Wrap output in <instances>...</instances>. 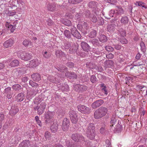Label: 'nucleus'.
<instances>
[{
	"label": "nucleus",
	"instance_id": "obj_27",
	"mask_svg": "<svg viewBox=\"0 0 147 147\" xmlns=\"http://www.w3.org/2000/svg\"><path fill=\"white\" fill-rule=\"evenodd\" d=\"M64 34L65 36L68 39H72V32L71 31L66 30L64 31Z\"/></svg>",
	"mask_w": 147,
	"mask_h": 147
},
{
	"label": "nucleus",
	"instance_id": "obj_3",
	"mask_svg": "<svg viewBox=\"0 0 147 147\" xmlns=\"http://www.w3.org/2000/svg\"><path fill=\"white\" fill-rule=\"evenodd\" d=\"M46 105L47 104L45 102H42L39 105L34 107V110L35 111L37 110L38 114L39 115H41L44 113Z\"/></svg>",
	"mask_w": 147,
	"mask_h": 147
},
{
	"label": "nucleus",
	"instance_id": "obj_5",
	"mask_svg": "<svg viewBox=\"0 0 147 147\" xmlns=\"http://www.w3.org/2000/svg\"><path fill=\"white\" fill-rule=\"evenodd\" d=\"M69 117L71 121L73 123L76 124L78 122V119L77 113L76 112L71 110L69 112Z\"/></svg>",
	"mask_w": 147,
	"mask_h": 147
},
{
	"label": "nucleus",
	"instance_id": "obj_55",
	"mask_svg": "<svg viewBox=\"0 0 147 147\" xmlns=\"http://www.w3.org/2000/svg\"><path fill=\"white\" fill-rule=\"evenodd\" d=\"M8 28L10 30L11 32H13L15 30L16 27L15 26L10 24L8 26Z\"/></svg>",
	"mask_w": 147,
	"mask_h": 147
},
{
	"label": "nucleus",
	"instance_id": "obj_57",
	"mask_svg": "<svg viewBox=\"0 0 147 147\" xmlns=\"http://www.w3.org/2000/svg\"><path fill=\"white\" fill-rule=\"evenodd\" d=\"M96 4L95 2L92 1L89 3V6L91 8H94L96 6Z\"/></svg>",
	"mask_w": 147,
	"mask_h": 147
},
{
	"label": "nucleus",
	"instance_id": "obj_2",
	"mask_svg": "<svg viewBox=\"0 0 147 147\" xmlns=\"http://www.w3.org/2000/svg\"><path fill=\"white\" fill-rule=\"evenodd\" d=\"M95 127L94 124L89 123L87 128L86 134L87 137L90 140H93L95 136Z\"/></svg>",
	"mask_w": 147,
	"mask_h": 147
},
{
	"label": "nucleus",
	"instance_id": "obj_43",
	"mask_svg": "<svg viewBox=\"0 0 147 147\" xmlns=\"http://www.w3.org/2000/svg\"><path fill=\"white\" fill-rule=\"evenodd\" d=\"M90 80L92 84L95 83L97 82V79L94 75H92L90 77Z\"/></svg>",
	"mask_w": 147,
	"mask_h": 147
},
{
	"label": "nucleus",
	"instance_id": "obj_20",
	"mask_svg": "<svg viewBox=\"0 0 147 147\" xmlns=\"http://www.w3.org/2000/svg\"><path fill=\"white\" fill-rule=\"evenodd\" d=\"M116 7L115 10L116 11L117 15H121L124 13V11L121 7L117 5L116 6Z\"/></svg>",
	"mask_w": 147,
	"mask_h": 147
},
{
	"label": "nucleus",
	"instance_id": "obj_49",
	"mask_svg": "<svg viewBox=\"0 0 147 147\" xmlns=\"http://www.w3.org/2000/svg\"><path fill=\"white\" fill-rule=\"evenodd\" d=\"M98 24L100 25H103L104 23V19L102 17H100L98 18V20H97Z\"/></svg>",
	"mask_w": 147,
	"mask_h": 147
},
{
	"label": "nucleus",
	"instance_id": "obj_33",
	"mask_svg": "<svg viewBox=\"0 0 147 147\" xmlns=\"http://www.w3.org/2000/svg\"><path fill=\"white\" fill-rule=\"evenodd\" d=\"M19 64V61L16 59L11 62L9 64V65L11 67H14L18 65Z\"/></svg>",
	"mask_w": 147,
	"mask_h": 147
},
{
	"label": "nucleus",
	"instance_id": "obj_53",
	"mask_svg": "<svg viewBox=\"0 0 147 147\" xmlns=\"http://www.w3.org/2000/svg\"><path fill=\"white\" fill-rule=\"evenodd\" d=\"M105 1L106 2L113 5H115L117 2L116 0H105Z\"/></svg>",
	"mask_w": 147,
	"mask_h": 147
},
{
	"label": "nucleus",
	"instance_id": "obj_23",
	"mask_svg": "<svg viewBox=\"0 0 147 147\" xmlns=\"http://www.w3.org/2000/svg\"><path fill=\"white\" fill-rule=\"evenodd\" d=\"M24 98V94L22 92L18 94L16 96V100L18 102H20L23 101Z\"/></svg>",
	"mask_w": 147,
	"mask_h": 147
},
{
	"label": "nucleus",
	"instance_id": "obj_58",
	"mask_svg": "<svg viewBox=\"0 0 147 147\" xmlns=\"http://www.w3.org/2000/svg\"><path fill=\"white\" fill-rule=\"evenodd\" d=\"M98 77L99 79L101 80H105L106 79V77L105 76L101 74H98Z\"/></svg>",
	"mask_w": 147,
	"mask_h": 147
},
{
	"label": "nucleus",
	"instance_id": "obj_35",
	"mask_svg": "<svg viewBox=\"0 0 147 147\" xmlns=\"http://www.w3.org/2000/svg\"><path fill=\"white\" fill-rule=\"evenodd\" d=\"M25 52L19 51L17 53V56L19 58L23 60H24V55H25Z\"/></svg>",
	"mask_w": 147,
	"mask_h": 147
},
{
	"label": "nucleus",
	"instance_id": "obj_29",
	"mask_svg": "<svg viewBox=\"0 0 147 147\" xmlns=\"http://www.w3.org/2000/svg\"><path fill=\"white\" fill-rule=\"evenodd\" d=\"M56 5L54 4H48L47 6V8L48 10L53 11H54L56 9Z\"/></svg>",
	"mask_w": 147,
	"mask_h": 147
},
{
	"label": "nucleus",
	"instance_id": "obj_61",
	"mask_svg": "<svg viewBox=\"0 0 147 147\" xmlns=\"http://www.w3.org/2000/svg\"><path fill=\"white\" fill-rule=\"evenodd\" d=\"M67 65L70 68H72L74 67V63L72 62H69L67 63Z\"/></svg>",
	"mask_w": 147,
	"mask_h": 147
},
{
	"label": "nucleus",
	"instance_id": "obj_52",
	"mask_svg": "<svg viewBox=\"0 0 147 147\" xmlns=\"http://www.w3.org/2000/svg\"><path fill=\"white\" fill-rule=\"evenodd\" d=\"M105 49L108 51L112 52L114 50V48L110 46H107L105 47Z\"/></svg>",
	"mask_w": 147,
	"mask_h": 147
},
{
	"label": "nucleus",
	"instance_id": "obj_60",
	"mask_svg": "<svg viewBox=\"0 0 147 147\" xmlns=\"http://www.w3.org/2000/svg\"><path fill=\"white\" fill-rule=\"evenodd\" d=\"M68 86L67 85L65 86H62L61 88L63 91L66 92L68 91Z\"/></svg>",
	"mask_w": 147,
	"mask_h": 147
},
{
	"label": "nucleus",
	"instance_id": "obj_37",
	"mask_svg": "<svg viewBox=\"0 0 147 147\" xmlns=\"http://www.w3.org/2000/svg\"><path fill=\"white\" fill-rule=\"evenodd\" d=\"M117 122V119L114 116H113L111 118V120L110 122V127H112Z\"/></svg>",
	"mask_w": 147,
	"mask_h": 147
},
{
	"label": "nucleus",
	"instance_id": "obj_62",
	"mask_svg": "<svg viewBox=\"0 0 147 147\" xmlns=\"http://www.w3.org/2000/svg\"><path fill=\"white\" fill-rule=\"evenodd\" d=\"M114 48L116 50H119L121 49V46L119 44H116L114 45Z\"/></svg>",
	"mask_w": 147,
	"mask_h": 147
},
{
	"label": "nucleus",
	"instance_id": "obj_14",
	"mask_svg": "<svg viewBox=\"0 0 147 147\" xmlns=\"http://www.w3.org/2000/svg\"><path fill=\"white\" fill-rule=\"evenodd\" d=\"M36 94V92L34 90H31L27 92V98L29 100L32 99Z\"/></svg>",
	"mask_w": 147,
	"mask_h": 147
},
{
	"label": "nucleus",
	"instance_id": "obj_45",
	"mask_svg": "<svg viewBox=\"0 0 147 147\" xmlns=\"http://www.w3.org/2000/svg\"><path fill=\"white\" fill-rule=\"evenodd\" d=\"M63 24L65 25L69 26H71V22L70 21L66 19L64 20L63 21Z\"/></svg>",
	"mask_w": 147,
	"mask_h": 147
},
{
	"label": "nucleus",
	"instance_id": "obj_46",
	"mask_svg": "<svg viewBox=\"0 0 147 147\" xmlns=\"http://www.w3.org/2000/svg\"><path fill=\"white\" fill-rule=\"evenodd\" d=\"M29 84L32 87H34L35 88H36L37 87H38V85L37 83L34 82L32 80L30 81Z\"/></svg>",
	"mask_w": 147,
	"mask_h": 147
},
{
	"label": "nucleus",
	"instance_id": "obj_63",
	"mask_svg": "<svg viewBox=\"0 0 147 147\" xmlns=\"http://www.w3.org/2000/svg\"><path fill=\"white\" fill-rule=\"evenodd\" d=\"M120 33L121 35V36H125L126 35V33L125 31L124 30H120Z\"/></svg>",
	"mask_w": 147,
	"mask_h": 147
},
{
	"label": "nucleus",
	"instance_id": "obj_7",
	"mask_svg": "<svg viewBox=\"0 0 147 147\" xmlns=\"http://www.w3.org/2000/svg\"><path fill=\"white\" fill-rule=\"evenodd\" d=\"M70 125V122L69 119L67 118H65L63 121L61 127L63 131H67Z\"/></svg>",
	"mask_w": 147,
	"mask_h": 147
},
{
	"label": "nucleus",
	"instance_id": "obj_56",
	"mask_svg": "<svg viewBox=\"0 0 147 147\" xmlns=\"http://www.w3.org/2000/svg\"><path fill=\"white\" fill-rule=\"evenodd\" d=\"M82 13H81L79 12L77 13L75 15V18L76 19L78 20H80Z\"/></svg>",
	"mask_w": 147,
	"mask_h": 147
},
{
	"label": "nucleus",
	"instance_id": "obj_17",
	"mask_svg": "<svg viewBox=\"0 0 147 147\" xmlns=\"http://www.w3.org/2000/svg\"><path fill=\"white\" fill-rule=\"evenodd\" d=\"M31 77L34 81L38 82L41 79V76L38 73H34L31 75Z\"/></svg>",
	"mask_w": 147,
	"mask_h": 147
},
{
	"label": "nucleus",
	"instance_id": "obj_51",
	"mask_svg": "<svg viewBox=\"0 0 147 147\" xmlns=\"http://www.w3.org/2000/svg\"><path fill=\"white\" fill-rule=\"evenodd\" d=\"M85 143L86 147H91L92 145L91 142L88 140H85L83 143Z\"/></svg>",
	"mask_w": 147,
	"mask_h": 147
},
{
	"label": "nucleus",
	"instance_id": "obj_15",
	"mask_svg": "<svg viewBox=\"0 0 147 147\" xmlns=\"http://www.w3.org/2000/svg\"><path fill=\"white\" fill-rule=\"evenodd\" d=\"M55 55L57 58L62 57H66L67 55L63 51L59 50H57L55 51Z\"/></svg>",
	"mask_w": 147,
	"mask_h": 147
},
{
	"label": "nucleus",
	"instance_id": "obj_39",
	"mask_svg": "<svg viewBox=\"0 0 147 147\" xmlns=\"http://www.w3.org/2000/svg\"><path fill=\"white\" fill-rule=\"evenodd\" d=\"M140 45L141 47V50L144 53H145L146 51V49L144 43L142 41L140 43Z\"/></svg>",
	"mask_w": 147,
	"mask_h": 147
},
{
	"label": "nucleus",
	"instance_id": "obj_21",
	"mask_svg": "<svg viewBox=\"0 0 147 147\" xmlns=\"http://www.w3.org/2000/svg\"><path fill=\"white\" fill-rule=\"evenodd\" d=\"M97 32L96 30L93 29L89 30L88 36L91 38H93L95 37L96 35Z\"/></svg>",
	"mask_w": 147,
	"mask_h": 147
},
{
	"label": "nucleus",
	"instance_id": "obj_38",
	"mask_svg": "<svg viewBox=\"0 0 147 147\" xmlns=\"http://www.w3.org/2000/svg\"><path fill=\"white\" fill-rule=\"evenodd\" d=\"M121 122L118 121L117 124L116 126L115 127V129L118 131H120L122 129V126L121 125Z\"/></svg>",
	"mask_w": 147,
	"mask_h": 147
},
{
	"label": "nucleus",
	"instance_id": "obj_25",
	"mask_svg": "<svg viewBox=\"0 0 147 147\" xmlns=\"http://www.w3.org/2000/svg\"><path fill=\"white\" fill-rule=\"evenodd\" d=\"M120 21L121 23L123 24L126 25L128 24L129 20L127 16H124L122 17Z\"/></svg>",
	"mask_w": 147,
	"mask_h": 147
},
{
	"label": "nucleus",
	"instance_id": "obj_12",
	"mask_svg": "<svg viewBox=\"0 0 147 147\" xmlns=\"http://www.w3.org/2000/svg\"><path fill=\"white\" fill-rule=\"evenodd\" d=\"M9 113L12 116H14L19 111V109L17 106L15 105H12L11 107Z\"/></svg>",
	"mask_w": 147,
	"mask_h": 147
},
{
	"label": "nucleus",
	"instance_id": "obj_11",
	"mask_svg": "<svg viewBox=\"0 0 147 147\" xmlns=\"http://www.w3.org/2000/svg\"><path fill=\"white\" fill-rule=\"evenodd\" d=\"M14 43L13 40L10 38L4 42L3 45L4 47L7 48L11 47Z\"/></svg>",
	"mask_w": 147,
	"mask_h": 147
},
{
	"label": "nucleus",
	"instance_id": "obj_19",
	"mask_svg": "<svg viewBox=\"0 0 147 147\" xmlns=\"http://www.w3.org/2000/svg\"><path fill=\"white\" fill-rule=\"evenodd\" d=\"M113 61L111 60H107L104 63L105 67L106 68L111 67L113 65Z\"/></svg>",
	"mask_w": 147,
	"mask_h": 147
},
{
	"label": "nucleus",
	"instance_id": "obj_26",
	"mask_svg": "<svg viewBox=\"0 0 147 147\" xmlns=\"http://www.w3.org/2000/svg\"><path fill=\"white\" fill-rule=\"evenodd\" d=\"M98 38L99 41L102 43L106 42L107 40V37L104 35L101 34H100Z\"/></svg>",
	"mask_w": 147,
	"mask_h": 147
},
{
	"label": "nucleus",
	"instance_id": "obj_59",
	"mask_svg": "<svg viewBox=\"0 0 147 147\" xmlns=\"http://www.w3.org/2000/svg\"><path fill=\"white\" fill-rule=\"evenodd\" d=\"M84 13L86 17L89 18L90 17L91 13L89 10H87L85 11Z\"/></svg>",
	"mask_w": 147,
	"mask_h": 147
},
{
	"label": "nucleus",
	"instance_id": "obj_28",
	"mask_svg": "<svg viewBox=\"0 0 147 147\" xmlns=\"http://www.w3.org/2000/svg\"><path fill=\"white\" fill-rule=\"evenodd\" d=\"M29 65L32 67H36L38 65V60L36 59H33L30 61Z\"/></svg>",
	"mask_w": 147,
	"mask_h": 147
},
{
	"label": "nucleus",
	"instance_id": "obj_9",
	"mask_svg": "<svg viewBox=\"0 0 147 147\" xmlns=\"http://www.w3.org/2000/svg\"><path fill=\"white\" fill-rule=\"evenodd\" d=\"M70 30L72 32V36L73 37L78 39L81 38L82 36L76 27H73L70 29Z\"/></svg>",
	"mask_w": 147,
	"mask_h": 147
},
{
	"label": "nucleus",
	"instance_id": "obj_30",
	"mask_svg": "<svg viewBox=\"0 0 147 147\" xmlns=\"http://www.w3.org/2000/svg\"><path fill=\"white\" fill-rule=\"evenodd\" d=\"M89 42L92 43L94 45L99 46L100 45V43L98 40L97 38H94L90 40Z\"/></svg>",
	"mask_w": 147,
	"mask_h": 147
},
{
	"label": "nucleus",
	"instance_id": "obj_8",
	"mask_svg": "<svg viewBox=\"0 0 147 147\" xmlns=\"http://www.w3.org/2000/svg\"><path fill=\"white\" fill-rule=\"evenodd\" d=\"M53 113L50 112H47L45 114V121L46 123H49L53 120Z\"/></svg>",
	"mask_w": 147,
	"mask_h": 147
},
{
	"label": "nucleus",
	"instance_id": "obj_1",
	"mask_svg": "<svg viewBox=\"0 0 147 147\" xmlns=\"http://www.w3.org/2000/svg\"><path fill=\"white\" fill-rule=\"evenodd\" d=\"M108 111L107 107L102 106L96 110L94 113V117L96 119H100L106 115Z\"/></svg>",
	"mask_w": 147,
	"mask_h": 147
},
{
	"label": "nucleus",
	"instance_id": "obj_4",
	"mask_svg": "<svg viewBox=\"0 0 147 147\" xmlns=\"http://www.w3.org/2000/svg\"><path fill=\"white\" fill-rule=\"evenodd\" d=\"M72 139L76 142H83L85 141V138L81 134L78 133L73 134L71 136Z\"/></svg>",
	"mask_w": 147,
	"mask_h": 147
},
{
	"label": "nucleus",
	"instance_id": "obj_64",
	"mask_svg": "<svg viewBox=\"0 0 147 147\" xmlns=\"http://www.w3.org/2000/svg\"><path fill=\"white\" fill-rule=\"evenodd\" d=\"M50 133L48 131H46L45 134V137L46 139H49L50 137Z\"/></svg>",
	"mask_w": 147,
	"mask_h": 147
},
{
	"label": "nucleus",
	"instance_id": "obj_42",
	"mask_svg": "<svg viewBox=\"0 0 147 147\" xmlns=\"http://www.w3.org/2000/svg\"><path fill=\"white\" fill-rule=\"evenodd\" d=\"M119 40L122 44H127L128 42L127 40L123 36H121L119 39Z\"/></svg>",
	"mask_w": 147,
	"mask_h": 147
},
{
	"label": "nucleus",
	"instance_id": "obj_13",
	"mask_svg": "<svg viewBox=\"0 0 147 147\" xmlns=\"http://www.w3.org/2000/svg\"><path fill=\"white\" fill-rule=\"evenodd\" d=\"M81 47L83 50L87 52L90 51L91 49V47L86 42L84 41H82L81 43Z\"/></svg>",
	"mask_w": 147,
	"mask_h": 147
},
{
	"label": "nucleus",
	"instance_id": "obj_41",
	"mask_svg": "<svg viewBox=\"0 0 147 147\" xmlns=\"http://www.w3.org/2000/svg\"><path fill=\"white\" fill-rule=\"evenodd\" d=\"M66 145L67 147H75V145L73 142H70L68 140H66L65 141Z\"/></svg>",
	"mask_w": 147,
	"mask_h": 147
},
{
	"label": "nucleus",
	"instance_id": "obj_32",
	"mask_svg": "<svg viewBox=\"0 0 147 147\" xmlns=\"http://www.w3.org/2000/svg\"><path fill=\"white\" fill-rule=\"evenodd\" d=\"M24 57V60L25 61H28L32 57V54L31 53H28L25 52Z\"/></svg>",
	"mask_w": 147,
	"mask_h": 147
},
{
	"label": "nucleus",
	"instance_id": "obj_34",
	"mask_svg": "<svg viewBox=\"0 0 147 147\" xmlns=\"http://www.w3.org/2000/svg\"><path fill=\"white\" fill-rule=\"evenodd\" d=\"M49 80L51 82L54 83L55 84H59V80L57 79L53 76H52L49 79Z\"/></svg>",
	"mask_w": 147,
	"mask_h": 147
},
{
	"label": "nucleus",
	"instance_id": "obj_22",
	"mask_svg": "<svg viewBox=\"0 0 147 147\" xmlns=\"http://www.w3.org/2000/svg\"><path fill=\"white\" fill-rule=\"evenodd\" d=\"M30 143L29 140H25L19 144V147H29L30 145Z\"/></svg>",
	"mask_w": 147,
	"mask_h": 147
},
{
	"label": "nucleus",
	"instance_id": "obj_48",
	"mask_svg": "<svg viewBox=\"0 0 147 147\" xmlns=\"http://www.w3.org/2000/svg\"><path fill=\"white\" fill-rule=\"evenodd\" d=\"M71 47V43L69 42H67L64 43L63 46L65 49H68Z\"/></svg>",
	"mask_w": 147,
	"mask_h": 147
},
{
	"label": "nucleus",
	"instance_id": "obj_54",
	"mask_svg": "<svg viewBox=\"0 0 147 147\" xmlns=\"http://www.w3.org/2000/svg\"><path fill=\"white\" fill-rule=\"evenodd\" d=\"M79 84H75L74 86L73 89L74 90L76 91V92H79Z\"/></svg>",
	"mask_w": 147,
	"mask_h": 147
},
{
	"label": "nucleus",
	"instance_id": "obj_44",
	"mask_svg": "<svg viewBox=\"0 0 147 147\" xmlns=\"http://www.w3.org/2000/svg\"><path fill=\"white\" fill-rule=\"evenodd\" d=\"M144 3H143L141 1H139V2H136L135 3L136 5L139 6H142L145 9H147V7L144 4Z\"/></svg>",
	"mask_w": 147,
	"mask_h": 147
},
{
	"label": "nucleus",
	"instance_id": "obj_40",
	"mask_svg": "<svg viewBox=\"0 0 147 147\" xmlns=\"http://www.w3.org/2000/svg\"><path fill=\"white\" fill-rule=\"evenodd\" d=\"M88 88L87 86L82 85L80 84L79 92H82L86 91Z\"/></svg>",
	"mask_w": 147,
	"mask_h": 147
},
{
	"label": "nucleus",
	"instance_id": "obj_6",
	"mask_svg": "<svg viewBox=\"0 0 147 147\" xmlns=\"http://www.w3.org/2000/svg\"><path fill=\"white\" fill-rule=\"evenodd\" d=\"M77 108L78 111L83 114H88L90 113V109L84 105H80L78 106Z\"/></svg>",
	"mask_w": 147,
	"mask_h": 147
},
{
	"label": "nucleus",
	"instance_id": "obj_24",
	"mask_svg": "<svg viewBox=\"0 0 147 147\" xmlns=\"http://www.w3.org/2000/svg\"><path fill=\"white\" fill-rule=\"evenodd\" d=\"M12 88L13 90L17 91H20L23 89L22 87L18 84H14Z\"/></svg>",
	"mask_w": 147,
	"mask_h": 147
},
{
	"label": "nucleus",
	"instance_id": "obj_50",
	"mask_svg": "<svg viewBox=\"0 0 147 147\" xmlns=\"http://www.w3.org/2000/svg\"><path fill=\"white\" fill-rule=\"evenodd\" d=\"M4 93L5 94H9L12 93L11 92V88L9 87L6 88L4 90Z\"/></svg>",
	"mask_w": 147,
	"mask_h": 147
},
{
	"label": "nucleus",
	"instance_id": "obj_10",
	"mask_svg": "<svg viewBox=\"0 0 147 147\" xmlns=\"http://www.w3.org/2000/svg\"><path fill=\"white\" fill-rule=\"evenodd\" d=\"M104 103V101L102 99H99L94 102L91 105V107L93 109H96L100 107Z\"/></svg>",
	"mask_w": 147,
	"mask_h": 147
},
{
	"label": "nucleus",
	"instance_id": "obj_36",
	"mask_svg": "<svg viewBox=\"0 0 147 147\" xmlns=\"http://www.w3.org/2000/svg\"><path fill=\"white\" fill-rule=\"evenodd\" d=\"M79 45L77 43H74L72 45V48H71L73 51L75 53H76L78 49Z\"/></svg>",
	"mask_w": 147,
	"mask_h": 147
},
{
	"label": "nucleus",
	"instance_id": "obj_31",
	"mask_svg": "<svg viewBox=\"0 0 147 147\" xmlns=\"http://www.w3.org/2000/svg\"><path fill=\"white\" fill-rule=\"evenodd\" d=\"M23 45L26 47H30L32 45V42L29 40L25 39L22 42Z\"/></svg>",
	"mask_w": 147,
	"mask_h": 147
},
{
	"label": "nucleus",
	"instance_id": "obj_18",
	"mask_svg": "<svg viewBox=\"0 0 147 147\" xmlns=\"http://www.w3.org/2000/svg\"><path fill=\"white\" fill-rule=\"evenodd\" d=\"M58 125L56 121L53 123L50 127L53 133L57 131L58 129Z\"/></svg>",
	"mask_w": 147,
	"mask_h": 147
},
{
	"label": "nucleus",
	"instance_id": "obj_47",
	"mask_svg": "<svg viewBox=\"0 0 147 147\" xmlns=\"http://www.w3.org/2000/svg\"><path fill=\"white\" fill-rule=\"evenodd\" d=\"M43 55L44 57L46 59H48L51 56V54L50 53L47 51H45L44 53H43Z\"/></svg>",
	"mask_w": 147,
	"mask_h": 147
},
{
	"label": "nucleus",
	"instance_id": "obj_16",
	"mask_svg": "<svg viewBox=\"0 0 147 147\" xmlns=\"http://www.w3.org/2000/svg\"><path fill=\"white\" fill-rule=\"evenodd\" d=\"M65 76L70 79H76L77 77V75L74 72L71 71L67 72L65 74Z\"/></svg>",
	"mask_w": 147,
	"mask_h": 147
}]
</instances>
